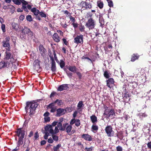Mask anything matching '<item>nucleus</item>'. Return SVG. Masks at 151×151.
<instances>
[{
	"mask_svg": "<svg viewBox=\"0 0 151 151\" xmlns=\"http://www.w3.org/2000/svg\"><path fill=\"white\" fill-rule=\"evenodd\" d=\"M37 106V103L34 101L26 102L25 109L27 113H29V116L30 117L35 114Z\"/></svg>",
	"mask_w": 151,
	"mask_h": 151,
	"instance_id": "obj_1",
	"label": "nucleus"
},
{
	"mask_svg": "<svg viewBox=\"0 0 151 151\" xmlns=\"http://www.w3.org/2000/svg\"><path fill=\"white\" fill-rule=\"evenodd\" d=\"M14 4L17 5H19L22 4V7L21 8H18L17 9V12H22L23 10L24 12L28 13L29 11L28 9L27 5H28V2L24 0H12Z\"/></svg>",
	"mask_w": 151,
	"mask_h": 151,
	"instance_id": "obj_2",
	"label": "nucleus"
},
{
	"mask_svg": "<svg viewBox=\"0 0 151 151\" xmlns=\"http://www.w3.org/2000/svg\"><path fill=\"white\" fill-rule=\"evenodd\" d=\"M17 136L19 137L17 145L19 146L23 144V139L25 134V131L22 128H18L16 132Z\"/></svg>",
	"mask_w": 151,
	"mask_h": 151,
	"instance_id": "obj_3",
	"label": "nucleus"
},
{
	"mask_svg": "<svg viewBox=\"0 0 151 151\" xmlns=\"http://www.w3.org/2000/svg\"><path fill=\"white\" fill-rule=\"evenodd\" d=\"M96 25V21L95 19L92 18H89L85 25L86 27L88 28L89 30L92 29L95 27Z\"/></svg>",
	"mask_w": 151,
	"mask_h": 151,
	"instance_id": "obj_4",
	"label": "nucleus"
},
{
	"mask_svg": "<svg viewBox=\"0 0 151 151\" xmlns=\"http://www.w3.org/2000/svg\"><path fill=\"white\" fill-rule=\"evenodd\" d=\"M104 115H106V118L112 117L113 116L115 115V114L114 110L113 109H106L104 111Z\"/></svg>",
	"mask_w": 151,
	"mask_h": 151,
	"instance_id": "obj_5",
	"label": "nucleus"
},
{
	"mask_svg": "<svg viewBox=\"0 0 151 151\" xmlns=\"http://www.w3.org/2000/svg\"><path fill=\"white\" fill-rule=\"evenodd\" d=\"M74 43L77 44H82L83 42V35H77L74 38Z\"/></svg>",
	"mask_w": 151,
	"mask_h": 151,
	"instance_id": "obj_6",
	"label": "nucleus"
},
{
	"mask_svg": "<svg viewBox=\"0 0 151 151\" xmlns=\"http://www.w3.org/2000/svg\"><path fill=\"white\" fill-rule=\"evenodd\" d=\"M40 61L38 60H36L33 62V68L37 72L41 71V68L40 65Z\"/></svg>",
	"mask_w": 151,
	"mask_h": 151,
	"instance_id": "obj_7",
	"label": "nucleus"
},
{
	"mask_svg": "<svg viewBox=\"0 0 151 151\" xmlns=\"http://www.w3.org/2000/svg\"><path fill=\"white\" fill-rule=\"evenodd\" d=\"M112 129V126L111 125H108L106 127L105 130L108 137H111L113 135L112 134H113L114 132Z\"/></svg>",
	"mask_w": 151,
	"mask_h": 151,
	"instance_id": "obj_8",
	"label": "nucleus"
},
{
	"mask_svg": "<svg viewBox=\"0 0 151 151\" xmlns=\"http://www.w3.org/2000/svg\"><path fill=\"white\" fill-rule=\"evenodd\" d=\"M10 37H6L5 40L3 41V46L4 47H6V50L8 51L10 50L9 44Z\"/></svg>",
	"mask_w": 151,
	"mask_h": 151,
	"instance_id": "obj_9",
	"label": "nucleus"
},
{
	"mask_svg": "<svg viewBox=\"0 0 151 151\" xmlns=\"http://www.w3.org/2000/svg\"><path fill=\"white\" fill-rule=\"evenodd\" d=\"M28 9L30 10L34 14L35 16H37L40 13L39 10L35 7H33L32 8V6L29 4L27 5Z\"/></svg>",
	"mask_w": 151,
	"mask_h": 151,
	"instance_id": "obj_10",
	"label": "nucleus"
},
{
	"mask_svg": "<svg viewBox=\"0 0 151 151\" xmlns=\"http://www.w3.org/2000/svg\"><path fill=\"white\" fill-rule=\"evenodd\" d=\"M106 86L110 88H112L115 83L114 79L112 78H109L106 80Z\"/></svg>",
	"mask_w": 151,
	"mask_h": 151,
	"instance_id": "obj_11",
	"label": "nucleus"
},
{
	"mask_svg": "<svg viewBox=\"0 0 151 151\" xmlns=\"http://www.w3.org/2000/svg\"><path fill=\"white\" fill-rule=\"evenodd\" d=\"M39 50L41 56L43 57L45 56V53L46 52V49L44 47L43 45L40 44L39 46Z\"/></svg>",
	"mask_w": 151,
	"mask_h": 151,
	"instance_id": "obj_12",
	"label": "nucleus"
},
{
	"mask_svg": "<svg viewBox=\"0 0 151 151\" xmlns=\"http://www.w3.org/2000/svg\"><path fill=\"white\" fill-rule=\"evenodd\" d=\"M57 114H56V116L59 117L65 114V109L62 108H59L56 110Z\"/></svg>",
	"mask_w": 151,
	"mask_h": 151,
	"instance_id": "obj_13",
	"label": "nucleus"
},
{
	"mask_svg": "<svg viewBox=\"0 0 151 151\" xmlns=\"http://www.w3.org/2000/svg\"><path fill=\"white\" fill-rule=\"evenodd\" d=\"M68 85L67 84H63L60 85L58 88L57 90L59 91H62L63 90H66L69 88Z\"/></svg>",
	"mask_w": 151,
	"mask_h": 151,
	"instance_id": "obj_14",
	"label": "nucleus"
},
{
	"mask_svg": "<svg viewBox=\"0 0 151 151\" xmlns=\"http://www.w3.org/2000/svg\"><path fill=\"white\" fill-rule=\"evenodd\" d=\"M81 137L86 141H90L92 140L91 136L88 134H83L81 136Z\"/></svg>",
	"mask_w": 151,
	"mask_h": 151,
	"instance_id": "obj_15",
	"label": "nucleus"
},
{
	"mask_svg": "<svg viewBox=\"0 0 151 151\" xmlns=\"http://www.w3.org/2000/svg\"><path fill=\"white\" fill-rule=\"evenodd\" d=\"M52 38L56 42H58L60 41V38L57 33H55L52 35Z\"/></svg>",
	"mask_w": 151,
	"mask_h": 151,
	"instance_id": "obj_16",
	"label": "nucleus"
},
{
	"mask_svg": "<svg viewBox=\"0 0 151 151\" xmlns=\"http://www.w3.org/2000/svg\"><path fill=\"white\" fill-rule=\"evenodd\" d=\"M9 64V63L7 61H2L0 62V69L2 68H8V66Z\"/></svg>",
	"mask_w": 151,
	"mask_h": 151,
	"instance_id": "obj_17",
	"label": "nucleus"
},
{
	"mask_svg": "<svg viewBox=\"0 0 151 151\" xmlns=\"http://www.w3.org/2000/svg\"><path fill=\"white\" fill-rule=\"evenodd\" d=\"M139 57V55L137 53L133 54L131 56V61L134 62L137 60Z\"/></svg>",
	"mask_w": 151,
	"mask_h": 151,
	"instance_id": "obj_18",
	"label": "nucleus"
},
{
	"mask_svg": "<svg viewBox=\"0 0 151 151\" xmlns=\"http://www.w3.org/2000/svg\"><path fill=\"white\" fill-rule=\"evenodd\" d=\"M25 34H27L28 36H30L31 37L33 36V32L31 31L29 29L25 27Z\"/></svg>",
	"mask_w": 151,
	"mask_h": 151,
	"instance_id": "obj_19",
	"label": "nucleus"
},
{
	"mask_svg": "<svg viewBox=\"0 0 151 151\" xmlns=\"http://www.w3.org/2000/svg\"><path fill=\"white\" fill-rule=\"evenodd\" d=\"M68 68L69 71L74 73H75L77 71V68L75 66H69Z\"/></svg>",
	"mask_w": 151,
	"mask_h": 151,
	"instance_id": "obj_20",
	"label": "nucleus"
},
{
	"mask_svg": "<svg viewBox=\"0 0 151 151\" xmlns=\"http://www.w3.org/2000/svg\"><path fill=\"white\" fill-rule=\"evenodd\" d=\"M90 119L92 122L95 124L97 122V117L95 115H92L90 116Z\"/></svg>",
	"mask_w": 151,
	"mask_h": 151,
	"instance_id": "obj_21",
	"label": "nucleus"
},
{
	"mask_svg": "<svg viewBox=\"0 0 151 151\" xmlns=\"http://www.w3.org/2000/svg\"><path fill=\"white\" fill-rule=\"evenodd\" d=\"M59 132V130L58 129L57 127H55L54 131L52 128V129H51L50 130V133L52 134H56Z\"/></svg>",
	"mask_w": 151,
	"mask_h": 151,
	"instance_id": "obj_22",
	"label": "nucleus"
},
{
	"mask_svg": "<svg viewBox=\"0 0 151 151\" xmlns=\"http://www.w3.org/2000/svg\"><path fill=\"white\" fill-rule=\"evenodd\" d=\"M138 116L141 120H143L144 118L147 117L148 115L145 113H140L138 114Z\"/></svg>",
	"mask_w": 151,
	"mask_h": 151,
	"instance_id": "obj_23",
	"label": "nucleus"
},
{
	"mask_svg": "<svg viewBox=\"0 0 151 151\" xmlns=\"http://www.w3.org/2000/svg\"><path fill=\"white\" fill-rule=\"evenodd\" d=\"M12 29H14L16 31L18 30L19 26L17 24L14 22H13L12 24Z\"/></svg>",
	"mask_w": 151,
	"mask_h": 151,
	"instance_id": "obj_24",
	"label": "nucleus"
},
{
	"mask_svg": "<svg viewBox=\"0 0 151 151\" xmlns=\"http://www.w3.org/2000/svg\"><path fill=\"white\" fill-rule=\"evenodd\" d=\"M97 6L100 9H102L104 6L103 2L101 1H98L97 2Z\"/></svg>",
	"mask_w": 151,
	"mask_h": 151,
	"instance_id": "obj_25",
	"label": "nucleus"
},
{
	"mask_svg": "<svg viewBox=\"0 0 151 151\" xmlns=\"http://www.w3.org/2000/svg\"><path fill=\"white\" fill-rule=\"evenodd\" d=\"M61 146L60 144H58L56 146H54L52 151H59V148Z\"/></svg>",
	"mask_w": 151,
	"mask_h": 151,
	"instance_id": "obj_26",
	"label": "nucleus"
},
{
	"mask_svg": "<svg viewBox=\"0 0 151 151\" xmlns=\"http://www.w3.org/2000/svg\"><path fill=\"white\" fill-rule=\"evenodd\" d=\"M68 124L67 123L63 124L62 125V127L60 128V130L62 131H64L65 130V129L68 125Z\"/></svg>",
	"mask_w": 151,
	"mask_h": 151,
	"instance_id": "obj_27",
	"label": "nucleus"
},
{
	"mask_svg": "<svg viewBox=\"0 0 151 151\" xmlns=\"http://www.w3.org/2000/svg\"><path fill=\"white\" fill-rule=\"evenodd\" d=\"M51 129H52V128L50 124H48L45 127V132H49V133H50V130Z\"/></svg>",
	"mask_w": 151,
	"mask_h": 151,
	"instance_id": "obj_28",
	"label": "nucleus"
},
{
	"mask_svg": "<svg viewBox=\"0 0 151 151\" xmlns=\"http://www.w3.org/2000/svg\"><path fill=\"white\" fill-rule=\"evenodd\" d=\"M72 129V126L68 124L65 129V130L66 132L68 133H69L70 132Z\"/></svg>",
	"mask_w": 151,
	"mask_h": 151,
	"instance_id": "obj_29",
	"label": "nucleus"
},
{
	"mask_svg": "<svg viewBox=\"0 0 151 151\" xmlns=\"http://www.w3.org/2000/svg\"><path fill=\"white\" fill-rule=\"evenodd\" d=\"M99 128L97 125H96L95 124H93L91 127V130L93 131H97L98 129Z\"/></svg>",
	"mask_w": 151,
	"mask_h": 151,
	"instance_id": "obj_30",
	"label": "nucleus"
},
{
	"mask_svg": "<svg viewBox=\"0 0 151 151\" xmlns=\"http://www.w3.org/2000/svg\"><path fill=\"white\" fill-rule=\"evenodd\" d=\"M60 66L62 68H63L65 66V63L64 61L62 60H60V62L59 63Z\"/></svg>",
	"mask_w": 151,
	"mask_h": 151,
	"instance_id": "obj_31",
	"label": "nucleus"
},
{
	"mask_svg": "<svg viewBox=\"0 0 151 151\" xmlns=\"http://www.w3.org/2000/svg\"><path fill=\"white\" fill-rule=\"evenodd\" d=\"M51 69L52 72H55L56 71V64H51Z\"/></svg>",
	"mask_w": 151,
	"mask_h": 151,
	"instance_id": "obj_32",
	"label": "nucleus"
},
{
	"mask_svg": "<svg viewBox=\"0 0 151 151\" xmlns=\"http://www.w3.org/2000/svg\"><path fill=\"white\" fill-rule=\"evenodd\" d=\"M81 3H82V8H84L85 9H87V2L86 1H81Z\"/></svg>",
	"mask_w": 151,
	"mask_h": 151,
	"instance_id": "obj_33",
	"label": "nucleus"
},
{
	"mask_svg": "<svg viewBox=\"0 0 151 151\" xmlns=\"http://www.w3.org/2000/svg\"><path fill=\"white\" fill-rule=\"evenodd\" d=\"M57 95V93L54 91H52L51 93L50 97L52 100V98L54 97L55 96Z\"/></svg>",
	"mask_w": 151,
	"mask_h": 151,
	"instance_id": "obj_34",
	"label": "nucleus"
},
{
	"mask_svg": "<svg viewBox=\"0 0 151 151\" xmlns=\"http://www.w3.org/2000/svg\"><path fill=\"white\" fill-rule=\"evenodd\" d=\"M51 55V54L49 55L51 61V64H56L53 57Z\"/></svg>",
	"mask_w": 151,
	"mask_h": 151,
	"instance_id": "obj_35",
	"label": "nucleus"
},
{
	"mask_svg": "<svg viewBox=\"0 0 151 151\" xmlns=\"http://www.w3.org/2000/svg\"><path fill=\"white\" fill-rule=\"evenodd\" d=\"M5 53L6 54L5 58L7 60L11 58V53L8 52H6Z\"/></svg>",
	"mask_w": 151,
	"mask_h": 151,
	"instance_id": "obj_36",
	"label": "nucleus"
},
{
	"mask_svg": "<svg viewBox=\"0 0 151 151\" xmlns=\"http://www.w3.org/2000/svg\"><path fill=\"white\" fill-rule=\"evenodd\" d=\"M104 77L106 78H109L110 77V76L109 75V73L107 71H106L104 72Z\"/></svg>",
	"mask_w": 151,
	"mask_h": 151,
	"instance_id": "obj_37",
	"label": "nucleus"
},
{
	"mask_svg": "<svg viewBox=\"0 0 151 151\" xmlns=\"http://www.w3.org/2000/svg\"><path fill=\"white\" fill-rule=\"evenodd\" d=\"M84 104L82 101H80L78 104L77 107L79 109L84 106Z\"/></svg>",
	"mask_w": 151,
	"mask_h": 151,
	"instance_id": "obj_38",
	"label": "nucleus"
},
{
	"mask_svg": "<svg viewBox=\"0 0 151 151\" xmlns=\"http://www.w3.org/2000/svg\"><path fill=\"white\" fill-rule=\"evenodd\" d=\"M55 104L57 103V104L59 106H60L61 105V103H62V101L61 100H59L58 99H56L55 101Z\"/></svg>",
	"mask_w": 151,
	"mask_h": 151,
	"instance_id": "obj_39",
	"label": "nucleus"
},
{
	"mask_svg": "<svg viewBox=\"0 0 151 151\" xmlns=\"http://www.w3.org/2000/svg\"><path fill=\"white\" fill-rule=\"evenodd\" d=\"M52 137L53 140L56 142L58 141V136L52 134Z\"/></svg>",
	"mask_w": 151,
	"mask_h": 151,
	"instance_id": "obj_40",
	"label": "nucleus"
},
{
	"mask_svg": "<svg viewBox=\"0 0 151 151\" xmlns=\"http://www.w3.org/2000/svg\"><path fill=\"white\" fill-rule=\"evenodd\" d=\"M76 121L75 125L76 126L78 127L80 125V120L78 119H76Z\"/></svg>",
	"mask_w": 151,
	"mask_h": 151,
	"instance_id": "obj_41",
	"label": "nucleus"
},
{
	"mask_svg": "<svg viewBox=\"0 0 151 151\" xmlns=\"http://www.w3.org/2000/svg\"><path fill=\"white\" fill-rule=\"evenodd\" d=\"M39 14L40 16L42 17L46 18V14L43 12H40V13Z\"/></svg>",
	"mask_w": 151,
	"mask_h": 151,
	"instance_id": "obj_42",
	"label": "nucleus"
},
{
	"mask_svg": "<svg viewBox=\"0 0 151 151\" xmlns=\"http://www.w3.org/2000/svg\"><path fill=\"white\" fill-rule=\"evenodd\" d=\"M26 19L29 22H31L32 20V17L30 15H28L26 16Z\"/></svg>",
	"mask_w": 151,
	"mask_h": 151,
	"instance_id": "obj_43",
	"label": "nucleus"
},
{
	"mask_svg": "<svg viewBox=\"0 0 151 151\" xmlns=\"http://www.w3.org/2000/svg\"><path fill=\"white\" fill-rule=\"evenodd\" d=\"M69 18L70 19V21H71V22H72V23L75 22H76V19L74 17H73L71 15H69Z\"/></svg>",
	"mask_w": 151,
	"mask_h": 151,
	"instance_id": "obj_44",
	"label": "nucleus"
},
{
	"mask_svg": "<svg viewBox=\"0 0 151 151\" xmlns=\"http://www.w3.org/2000/svg\"><path fill=\"white\" fill-rule=\"evenodd\" d=\"M43 133H45V135L44 137V139H47L48 136L49 135V133L48 132H45Z\"/></svg>",
	"mask_w": 151,
	"mask_h": 151,
	"instance_id": "obj_45",
	"label": "nucleus"
},
{
	"mask_svg": "<svg viewBox=\"0 0 151 151\" xmlns=\"http://www.w3.org/2000/svg\"><path fill=\"white\" fill-rule=\"evenodd\" d=\"M55 104V102H53L50 104L48 106V107L50 109L53 108V106H54Z\"/></svg>",
	"mask_w": 151,
	"mask_h": 151,
	"instance_id": "obj_46",
	"label": "nucleus"
},
{
	"mask_svg": "<svg viewBox=\"0 0 151 151\" xmlns=\"http://www.w3.org/2000/svg\"><path fill=\"white\" fill-rule=\"evenodd\" d=\"M72 25L73 26L75 29H76L78 27V24L77 23L75 22L74 23H72Z\"/></svg>",
	"mask_w": 151,
	"mask_h": 151,
	"instance_id": "obj_47",
	"label": "nucleus"
},
{
	"mask_svg": "<svg viewBox=\"0 0 151 151\" xmlns=\"http://www.w3.org/2000/svg\"><path fill=\"white\" fill-rule=\"evenodd\" d=\"M79 29L80 31L81 32H83L84 31L85 27L84 25H81L80 26Z\"/></svg>",
	"mask_w": 151,
	"mask_h": 151,
	"instance_id": "obj_48",
	"label": "nucleus"
},
{
	"mask_svg": "<svg viewBox=\"0 0 151 151\" xmlns=\"http://www.w3.org/2000/svg\"><path fill=\"white\" fill-rule=\"evenodd\" d=\"M1 28L3 32H6L5 25L4 24H2L1 25Z\"/></svg>",
	"mask_w": 151,
	"mask_h": 151,
	"instance_id": "obj_49",
	"label": "nucleus"
},
{
	"mask_svg": "<svg viewBox=\"0 0 151 151\" xmlns=\"http://www.w3.org/2000/svg\"><path fill=\"white\" fill-rule=\"evenodd\" d=\"M93 149V147H91L90 148H87L86 147L85 149V151H92Z\"/></svg>",
	"mask_w": 151,
	"mask_h": 151,
	"instance_id": "obj_50",
	"label": "nucleus"
},
{
	"mask_svg": "<svg viewBox=\"0 0 151 151\" xmlns=\"http://www.w3.org/2000/svg\"><path fill=\"white\" fill-rule=\"evenodd\" d=\"M76 119H75V118H74L70 120V125L72 126V125L74 124L75 123V122L76 121Z\"/></svg>",
	"mask_w": 151,
	"mask_h": 151,
	"instance_id": "obj_51",
	"label": "nucleus"
},
{
	"mask_svg": "<svg viewBox=\"0 0 151 151\" xmlns=\"http://www.w3.org/2000/svg\"><path fill=\"white\" fill-rule=\"evenodd\" d=\"M81 59H87L88 60H89L92 63H93L92 60L91 59H90L88 57H86L85 56H83L81 58Z\"/></svg>",
	"mask_w": 151,
	"mask_h": 151,
	"instance_id": "obj_52",
	"label": "nucleus"
},
{
	"mask_svg": "<svg viewBox=\"0 0 151 151\" xmlns=\"http://www.w3.org/2000/svg\"><path fill=\"white\" fill-rule=\"evenodd\" d=\"M54 58L55 59L54 60H55L56 61V62L57 63H58L59 62V61L58 59L57 58L56 54L55 51H54Z\"/></svg>",
	"mask_w": 151,
	"mask_h": 151,
	"instance_id": "obj_53",
	"label": "nucleus"
},
{
	"mask_svg": "<svg viewBox=\"0 0 151 151\" xmlns=\"http://www.w3.org/2000/svg\"><path fill=\"white\" fill-rule=\"evenodd\" d=\"M75 73H76L77 75L78 76L79 79H81L82 76V74L79 72H76Z\"/></svg>",
	"mask_w": 151,
	"mask_h": 151,
	"instance_id": "obj_54",
	"label": "nucleus"
},
{
	"mask_svg": "<svg viewBox=\"0 0 151 151\" xmlns=\"http://www.w3.org/2000/svg\"><path fill=\"white\" fill-rule=\"evenodd\" d=\"M44 119L45 122H49L50 121V118L49 117H45L44 118Z\"/></svg>",
	"mask_w": 151,
	"mask_h": 151,
	"instance_id": "obj_55",
	"label": "nucleus"
},
{
	"mask_svg": "<svg viewBox=\"0 0 151 151\" xmlns=\"http://www.w3.org/2000/svg\"><path fill=\"white\" fill-rule=\"evenodd\" d=\"M66 73L67 75L69 78H71L73 75V73L69 71H66Z\"/></svg>",
	"mask_w": 151,
	"mask_h": 151,
	"instance_id": "obj_56",
	"label": "nucleus"
},
{
	"mask_svg": "<svg viewBox=\"0 0 151 151\" xmlns=\"http://www.w3.org/2000/svg\"><path fill=\"white\" fill-rule=\"evenodd\" d=\"M108 6L110 7H112L113 6V2L112 1H108Z\"/></svg>",
	"mask_w": 151,
	"mask_h": 151,
	"instance_id": "obj_57",
	"label": "nucleus"
},
{
	"mask_svg": "<svg viewBox=\"0 0 151 151\" xmlns=\"http://www.w3.org/2000/svg\"><path fill=\"white\" fill-rule=\"evenodd\" d=\"M63 43L66 45H68V42L67 41L66 39L65 38H63L62 39Z\"/></svg>",
	"mask_w": 151,
	"mask_h": 151,
	"instance_id": "obj_58",
	"label": "nucleus"
},
{
	"mask_svg": "<svg viewBox=\"0 0 151 151\" xmlns=\"http://www.w3.org/2000/svg\"><path fill=\"white\" fill-rule=\"evenodd\" d=\"M116 149L117 151H122L123 150L122 147L120 146L117 147Z\"/></svg>",
	"mask_w": 151,
	"mask_h": 151,
	"instance_id": "obj_59",
	"label": "nucleus"
},
{
	"mask_svg": "<svg viewBox=\"0 0 151 151\" xmlns=\"http://www.w3.org/2000/svg\"><path fill=\"white\" fill-rule=\"evenodd\" d=\"M39 137V134L38 132H36L35 133L34 135V138H35V139H36L37 138H38Z\"/></svg>",
	"mask_w": 151,
	"mask_h": 151,
	"instance_id": "obj_60",
	"label": "nucleus"
},
{
	"mask_svg": "<svg viewBox=\"0 0 151 151\" xmlns=\"http://www.w3.org/2000/svg\"><path fill=\"white\" fill-rule=\"evenodd\" d=\"M129 93L128 92H126L124 93V97H125L126 99L127 97H129Z\"/></svg>",
	"mask_w": 151,
	"mask_h": 151,
	"instance_id": "obj_61",
	"label": "nucleus"
},
{
	"mask_svg": "<svg viewBox=\"0 0 151 151\" xmlns=\"http://www.w3.org/2000/svg\"><path fill=\"white\" fill-rule=\"evenodd\" d=\"M87 9L88 8L89 9H91L92 7V6L91 4L90 3H87Z\"/></svg>",
	"mask_w": 151,
	"mask_h": 151,
	"instance_id": "obj_62",
	"label": "nucleus"
},
{
	"mask_svg": "<svg viewBox=\"0 0 151 151\" xmlns=\"http://www.w3.org/2000/svg\"><path fill=\"white\" fill-rule=\"evenodd\" d=\"M58 122H53L52 124H50L51 125V127H52L55 126L58 124Z\"/></svg>",
	"mask_w": 151,
	"mask_h": 151,
	"instance_id": "obj_63",
	"label": "nucleus"
},
{
	"mask_svg": "<svg viewBox=\"0 0 151 151\" xmlns=\"http://www.w3.org/2000/svg\"><path fill=\"white\" fill-rule=\"evenodd\" d=\"M47 141L49 143H52L53 142V139L50 137L48 139Z\"/></svg>",
	"mask_w": 151,
	"mask_h": 151,
	"instance_id": "obj_64",
	"label": "nucleus"
}]
</instances>
